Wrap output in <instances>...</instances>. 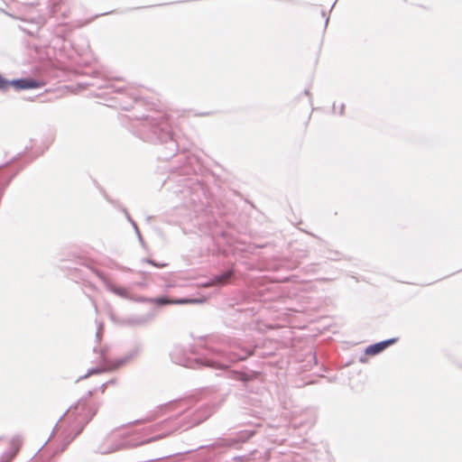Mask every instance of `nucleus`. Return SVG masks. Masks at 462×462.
I'll list each match as a JSON object with an SVG mask.
<instances>
[{"label":"nucleus","instance_id":"f257e3e1","mask_svg":"<svg viewBox=\"0 0 462 462\" xmlns=\"http://www.w3.org/2000/svg\"><path fill=\"white\" fill-rule=\"evenodd\" d=\"M10 85L17 89H29L42 88L44 85V83L32 79H23L13 80L12 82H10Z\"/></svg>","mask_w":462,"mask_h":462},{"label":"nucleus","instance_id":"f03ea898","mask_svg":"<svg viewBox=\"0 0 462 462\" xmlns=\"http://www.w3.org/2000/svg\"><path fill=\"white\" fill-rule=\"evenodd\" d=\"M396 341H397L396 338H391V339L384 340V341L376 343L374 345L369 346L365 349V354L370 355V356L379 354L380 352L384 350L389 346L394 344Z\"/></svg>","mask_w":462,"mask_h":462},{"label":"nucleus","instance_id":"7ed1b4c3","mask_svg":"<svg viewBox=\"0 0 462 462\" xmlns=\"http://www.w3.org/2000/svg\"><path fill=\"white\" fill-rule=\"evenodd\" d=\"M157 303L161 305L164 304H186V303H195L198 302L197 300H168L166 298H158L155 300Z\"/></svg>","mask_w":462,"mask_h":462},{"label":"nucleus","instance_id":"20e7f679","mask_svg":"<svg viewBox=\"0 0 462 462\" xmlns=\"http://www.w3.org/2000/svg\"><path fill=\"white\" fill-rule=\"evenodd\" d=\"M231 276V273L228 272L217 278V283H225L226 280Z\"/></svg>","mask_w":462,"mask_h":462},{"label":"nucleus","instance_id":"39448f33","mask_svg":"<svg viewBox=\"0 0 462 462\" xmlns=\"http://www.w3.org/2000/svg\"><path fill=\"white\" fill-rule=\"evenodd\" d=\"M10 85L6 79L0 75V89H7Z\"/></svg>","mask_w":462,"mask_h":462},{"label":"nucleus","instance_id":"423d86ee","mask_svg":"<svg viewBox=\"0 0 462 462\" xmlns=\"http://www.w3.org/2000/svg\"><path fill=\"white\" fill-rule=\"evenodd\" d=\"M12 448L14 450V454H13V457H14L19 451V445L16 442L14 441V442H12Z\"/></svg>","mask_w":462,"mask_h":462}]
</instances>
